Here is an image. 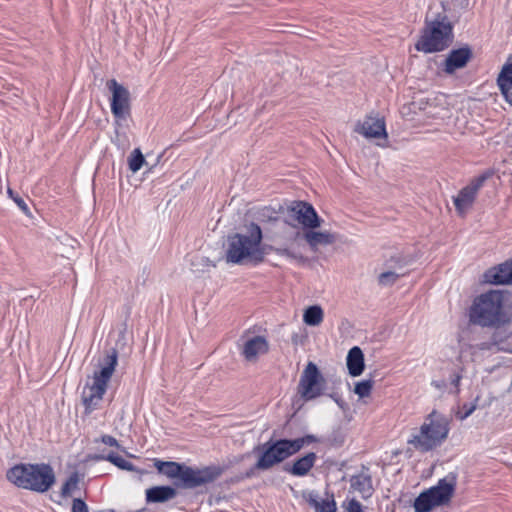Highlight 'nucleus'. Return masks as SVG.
I'll return each instance as SVG.
<instances>
[{"instance_id":"obj_8","label":"nucleus","mask_w":512,"mask_h":512,"mask_svg":"<svg viewBox=\"0 0 512 512\" xmlns=\"http://www.w3.org/2000/svg\"><path fill=\"white\" fill-rule=\"evenodd\" d=\"M456 487V476L448 474L436 486L422 492L414 502L416 512H429L433 508L450 502Z\"/></svg>"},{"instance_id":"obj_24","label":"nucleus","mask_w":512,"mask_h":512,"mask_svg":"<svg viewBox=\"0 0 512 512\" xmlns=\"http://www.w3.org/2000/svg\"><path fill=\"white\" fill-rule=\"evenodd\" d=\"M323 320L324 310L320 305L309 306L303 312V322L308 326H319Z\"/></svg>"},{"instance_id":"obj_26","label":"nucleus","mask_w":512,"mask_h":512,"mask_svg":"<svg viewBox=\"0 0 512 512\" xmlns=\"http://www.w3.org/2000/svg\"><path fill=\"white\" fill-rule=\"evenodd\" d=\"M492 346L496 347L497 350L505 351V352H511L512 353V349H509L506 346L505 336L503 335L501 330H496L493 333L490 344L482 343L480 345V348L483 349V350L484 349H491Z\"/></svg>"},{"instance_id":"obj_38","label":"nucleus","mask_w":512,"mask_h":512,"mask_svg":"<svg viewBox=\"0 0 512 512\" xmlns=\"http://www.w3.org/2000/svg\"><path fill=\"white\" fill-rule=\"evenodd\" d=\"M72 512H89V509L82 499L75 498L72 503Z\"/></svg>"},{"instance_id":"obj_34","label":"nucleus","mask_w":512,"mask_h":512,"mask_svg":"<svg viewBox=\"0 0 512 512\" xmlns=\"http://www.w3.org/2000/svg\"><path fill=\"white\" fill-rule=\"evenodd\" d=\"M342 506L346 512H363L362 504L355 498L346 499Z\"/></svg>"},{"instance_id":"obj_18","label":"nucleus","mask_w":512,"mask_h":512,"mask_svg":"<svg viewBox=\"0 0 512 512\" xmlns=\"http://www.w3.org/2000/svg\"><path fill=\"white\" fill-rule=\"evenodd\" d=\"M303 238L309 247L316 251L319 246H327L334 244L337 240V235L330 231H315V229L305 230Z\"/></svg>"},{"instance_id":"obj_5","label":"nucleus","mask_w":512,"mask_h":512,"mask_svg":"<svg viewBox=\"0 0 512 512\" xmlns=\"http://www.w3.org/2000/svg\"><path fill=\"white\" fill-rule=\"evenodd\" d=\"M449 430L448 418L437 411H432L420 428L411 435L408 443L420 452H428L446 440Z\"/></svg>"},{"instance_id":"obj_39","label":"nucleus","mask_w":512,"mask_h":512,"mask_svg":"<svg viewBox=\"0 0 512 512\" xmlns=\"http://www.w3.org/2000/svg\"><path fill=\"white\" fill-rule=\"evenodd\" d=\"M100 441L105 444V445H108V446H111V447H119V444H118V441L116 438L110 436V435H103L101 438H100Z\"/></svg>"},{"instance_id":"obj_2","label":"nucleus","mask_w":512,"mask_h":512,"mask_svg":"<svg viewBox=\"0 0 512 512\" xmlns=\"http://www.w3.org/2000/svg\"><path fill=\"white\" fill-rule=\"evenodd\" d=\"M117 363V351L111 349L99 363V370L95 371L93 376L87 380L82 391V402L86 412L90 413L99 406Z\"/></svg>"},{"instance_id":"obj_29","label":"nucleus","mask_w":512,"mask_h":512,"mask_svg":"<svg viewBox=\"0 0 512 512\" xmlns=\"http://www.w3.org/2000/svg\"><path fill=\"white\" fill-rule=\"evenodd\" d=\"M146 163L145 158L139 148L134 149L129 158H128V166L131 172H138L143 165Z\"/></svg>"},{"instance_id":"obj_21","label":"nucleus","mask_w":512,"mask_h":512,"mask_svg":"<svg viewBox=\"0 0 512 512\" xmlns=\"http://www.w3.org/2000/svg\"><path fill=\"white\" fill-rule=\"evenodd\" d=\"M497 83L504 99L512 106V63L502 68Z\"/></svg>"},{"instance_id":"obj_3","label":"nucleus","mask_w":512,"mask_h":512,"mask_svg":"<svg viewBox=\"0 0 512 512\" xmlns=\"http://www.w3.org/2000/svg\"><path fill=\"white\" fill-rule=\"evenodd\" d=\"M315 440L314 436L307 435L293 440L280 439L268 441L257 448L259 455L254 469L262 471L269 470L296 454L303 447L313 443Z\"/></svg>"},{"instance_id":"obj_10","label":"nucleus","mask_w":512,"mask_h":512,"mask_svg":"<svg viewBox=\"0 0 512 512\" xmlns=\"http://www.w3.org/2000/svg\"><path fill=\"white\" fill-rule=\"evenodd\" d=\"M324 390V379L313 362L305 367L299 381L298 393L305 400L319 397Z\"/></svg>"},{"instance_id":"obj_4","label":"nucleus","mask_w":512,"mask_h":512,"mask_svg":"<svg viewBox=\"0 0 512 512\" xmlns=\"http://www.w3.org/2000/svg\"><path fill=\"white\" fill-rule=\"evenodd\" d=\"M6 476L14 485L36 492H46L55 483L54 471L47 464H18Z\"/></svg>"},{"instance_id":"obj_13","label":"nucleus","mask_w":512,"mask_h":512,"mask_svg":"<svg viewBox=\"0 0 512 512\" xmlns=\"http://www.w3.org/2000/svg\"><path fill=\"white\" fill-rule=\"evenodd\" d=\"M221 471L217 467H204L201 469L185 466L182 469L180 480L187 488H194L217 479Z\"/></svg>"},{"instance_id":"obj_27","label":"nucleus","mask_w":512,"mask_h":512,"mask_svg":"<svg viewBox=\"0 0 512 512\" xmlns=\"http://www.w3.org/2000/svg\"><path fill=\"white\" fill-rule=\"evenodd\" d=\"M299 236H300V234L296 233L293 238L292 243H294L299 238ZM292 245L293 244H291L290 246L270 247V250L274 251L279 256H284V257H287L290 259H295V260L302 259L303 258L302 255L299 252H297L295 249H293Z\"/></svg>"},{"instance_id":"obj_16","label":"nucleus","mask_w":512,"mask_h":512,"mask_svg":"<svg viewBox=\"0 0 512 512\" xmlns=\"http://www.w3.org/2000/svg\"><path fill=\"white\" fill-rule=\"evenodd\" d=\"M482 281L488 284H512V261H506L484 272Z\"/></svg>"},{"instance_id":"obj_28","label":"nucleus","mask_w":512,"mask_h":512,"mask_svg":"<svg viewBox=\"0 0 512 512\" xmlns=\"http://www.w3.org/2000/svg\"><path fill=\"white\" fill-rule=\"evenodd\" d=\"M112 142L122 150V152H125L130 148V140L125 131L121 130V121H119V125L117 126L115 124V137L113 138Z\"/></svg>"},{"instance_id":"obj_9","label":"nucleus","mask_w":512,"mask_h":512,"mask_svg":"<svg viewBox=\"0 0 512 512\" xmlns=\"http://www.w3.org/2000/svg\"><path fill=\"white\" fill-rule=\"evenodd\" d=\"M106 86L111 92V112L115 118V124L118 126L119 121L126 120L130 115V93L115 79L108 80Z\"/></svg>"},{"instance_id":"obj_12","label":"nucleus","mask_w":512,"mask_h":512,"mask_svg":"<svg viewBox=\"0 0 512 512\" xmlns=\"http://www.w3.org/2000/svg\"><path fill=\"white\" fill-rule=\"evenodd\" d=\"M291 219L295 220L305 230L316 229L321 226L322 219L318 216L314 207L303 201H294L288 207Z\"/></svg>"},{"instance_id":"obj_35","label":"nucleus","mask_w":512,"mask_h":512,"mask_svg":"<svg viewBox=\"0 0 512 512\" xmlns=\"http://www.w3.org/2000/svg\"><path fill=\"white\" fill-rule=\"evenodd\" d=\"M317 512H336V504L334 500H322L315 503Z\"/></svg>"},{"instance_id":"obj_20","label":"nucleus","mask_w":512,"mask_h":512,"mask_svg":"<svg viewBox=\"0 0 512 512\" xmlns=\"http://www.w3.org/2000/svg\"><path fill=\"white\" fill-rule=\"evenodd\" d=\"M346 365L352 377L360 376L365 368L364 354L358 346L351 348L347 354Z\"/></svg>"},{"instance_id":"obj_1","label":"nucleus","mask_w":512,"mask_h":512,"mask_svg":"<svg viewBox=\"0 0 512 512\" xmlns=\"http://www.w3.org/2000/svg\"><path fill=\"white\" fill-rule=\"evenodd\" d=\"M262 230L259 225L251 223L245 232L228 237L225 257L227 263L256 266L265 260L268 254L262 244Z\"/></svg>"},{"instance_id":"obj_14","label":"nucleus","mask_w":512,"mask_h":512,"mask_svg":"<svg viewBox=\"0 0 512 512\" xmlns=\"http://www.w3.org/2000/svg\"><path fill=\"white\" fill-rule=\"evenodd\" d=\"M354 131L367 139L387 141L388 138L385 120L378 114H369L363 120L358 121Z\"/></svg>"},{"instance_id":"obj_23","label":"nucleus","mask_w":512,"mask_h":512,"mask_svg":"<svg viewBox=\"0 0 512 512\" xmlns=\"http://www.w3.org/2000/svg\"><path fill=\"white\" fill-rule=\"evenodd\" d=\"M316 458V454L313 452L306 454L294 462L289 472L294 476L307 475L311 468L314 466Z\"/></svg>"},{"instance_id":"obj_15","label":"nucleus","mask_w":512,"mask_h":512,"mask_svg":"<svg viewBox=\"0 0 512 512\" xmlns=\"http://www.w3.org/2000/svg\"><path fill=\"white\" fill-rule=\"evenodd\" d=\"M486 179L487 177L485 175L473 179L469 185L461 189L458 195L454 197L453 202L460 215H465L472 207L476 195Z\"/></svg>"},{"instance_id":"obj_6","label":"nucleus","mask_w":512,"mask_h":512,"mask_svg":"<svg viewBox=\"0 0 512 512\" xmlns=\"http://www.w3.org/2000/svg\"><path fill=\"white\" fill-rule=\"evenodd\" d=\"M507 294L491 290L475 298L470 310V319L482 327H492L504 320L503 305Z\"/></svg>"},{"instance_id":"obj_7","label":"nucleus","mask_w":512,"mask_h":512,"mask_svg":"<svg viewBox=\"0 0 512 512\" xmlns=\"http://www.w3.org/2000/svg\"><path fill=\"white\" fill-rule=\"evenodd\" d=\"M452 29V25L446 17L427 22L415 48L424 53L439 52L446 49L453 39Z\"/></svg>"},{"instance_id":"obj_32","label":"nucleus","mask_w":512,"mask_h":512,"mask_svg":"<svg viewBox=\"0 0 512 512\" xmlns=\"http://www.w3.org/2000/svg\"><path fill=\"white\" fill-rule=\"evenodd\" d=\"M404 273H398L395 271H385L379 274L378 283L381 286H391L398 281V279L403 276Z\"/></svg>"},{"instance_id":"obj_37","label":"nucleus","mask_w":512,"mask_h":512,"mask_svg":"<svg viewBox=\"0 0 512 512\" xmlns=\"http://www.w3.org/2000/svg\"><path fill=\"white\" fill-rule=\"evenodd\" d=\"M477 408V404L476 403H473V404H464L462 406V411L458 412L457 413V417L460 419V420H464L466 419L467 417H469Z\"/></svg>"},{"instance_id":"obj_36","label":"nucleus","mask_w":512,"mask_h":512,"mask_svg":"<svg viewBox=\"0 0 512 512\" xmlns=\"http://www.w3.org/2000/svg\"><path fill=\"white\" fill-rule=\"evenodd\" d=\"M7 193L9 195V197L16 203V205L25 213V214H29L30 211H29V208L27 206V204L25 203V201L18 195V194H15L14 191L10 188H8L7 190Z\"/></svg>"},{"instance_id":"obj_19","label":"nucleus","mask_w":512,"mask_h":512,"mask_svg":"<svg viewBox=\"0 0 512 512\" xmlns=\"http://www.w3.org/2000/svg\"><path fill=\"white\" fill-rule=\"evenodd\" d=\"M350 489L359 493L362 498L367 499L373 494V485L371 475L368 470H362L359 474L350 478Z\"/></svg>"},{"instance_id":"obj_31","label":"nucleus","mask_w":512,"mask_h":512,"mask_svg":"<svg viewBox=\"0 0 512 512\" xmlns=\"http://www.w3.org/2000/svg\"><path fill=\"white\" fill-rule=\"evenodd\" d=\"M78 485H79V476L76 473H74L63 484L62 489H61L62 497L71 496L78 489Z\"/></svg>"},{"instance_id":"obj_30","label":"nucleus","mask_w":512,"mask_h":512,"mask_svg":"<svg viewBox=\"0 0 512 512\" xmlns=\"http://www.w3.org/2000/svg\"><path fill=\"white\" fill-rule=\"evenodd\" d=\"M374 381L372 379H366L355 383L354 393L360 398H368L372 393Z\"/></svg>"},{"instance_id":"obj_40","label":"nucleus","mask_w":512,"mask_h":512,"mask_svg":"<svg viewBox=\"0 0 512 512\" xmlns=\"http://www.w3.org/2000/svg\"><path fill=\"white\" fill-rule=\"evenodd\" d=\"M460 380H461V376L459 374H455L451 380V383L456 387L458 388L459 386V383H460Z\"/></svg>"},{"instance_id":"obj_11","label":"nucleus","mask_w":512,"mask_h":512,"mask_svg":"<svg viewBox=\"0 0 512 512\" xmlns=\"http://www.w3.org/2000/svg\"><path fill=\"white\" fill-rule=\"evenodd\" d=\"M240 354L249 363H256L258 359L269 351V342L263 335L246 331L240 338Z\"/></svg>"},{"instance_id":"obj_22","label":"nucleus","mask_w":512,"mask_h":512,"mask_svg":"<svg viewBox=\"0 0 512 512\" xmlns=\"http://www.w3.org/2000/svg\"><path fill=\"white\" fill-rule=\"evenodd\" d=\"M176 490L170 486H156L146 490L147 502L162 503L174 498Z\"/></svg>"},{"instance_id":"obj_25","label":"nucleus","mask_w":512,"mask_h":512,"mask_svg":"<svg viewBox=\"0 0 512 512\" xmlns=\"http://www.w3.org/2000/svg\"><path fill=\"white\" fill-rule=\"evenodd\" d=\"M154 466L160 472L165 474L169 478H180L184 465L176 462H165L161 460H155Z\"/></svg>"},{"instance_id":"obj_33","label":"nucleus","mask_w":512,"mask_h":512,"mask_svg":"<svg viewBox=\"0 0 512 512\" xmlns=\"http://www.w3.org/2000/svg\"><path fill=\"white\" fill-rule=\"evenodd\" d=\"M106 460L113 463L115 466H117L120 469L127 470V471L134 470L133 464L118 454L110 453L106 457Z\"/></svg>"},{"instance_id":"obj_17","label":"nucleus","mask_w":512,"mask_h":512,"mask_svg":"<svg viewBox=\"0 0 512 512\" xmlns=\"http://www.w3.org/2000/svg\"><path fill=\"white\" fill-rule=\"evenodd\" d=\"M471 55V50L468 47L452 50L444 62V71L452 74L456 70L465 67Z\"/></svg>"}]
</instances>
